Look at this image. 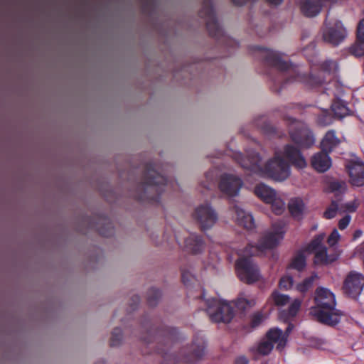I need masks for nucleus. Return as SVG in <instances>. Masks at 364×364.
Returning a JSON list of instances; mask_svg holds the SVG:
<instances>
[{
  "label": "nucleus",
  "mask_w": 364,
  "mask_h": 364,
  "mask_svg": "<svg viewBox=\"0 0 364 364\" xmlns=\"http://www.w3.org/2000/svg\"><path fill=\"white\" fill-rule=\"evenodd\" d=\"M330 189L333 192H343L346 189V183L344 182L333 181L330 183Z\"/></svg>",
  "instance_id": "nucleus-39"
},
{
  "label": "nucleus",
  "mask_w": 364,
  "mask_h": 364,
  "mask_svg": "<svg viewBox=\"0 0 364 364\" xmlns=\"http://www.w3.org/2000/svg\"><path fill=\"white\" fill-rule=\"evenodd\" d=\"M324 237L323 234L318 235L309 246V250L314 253V263L316 264H327L337 259L336 255L328 254L326 247L323 245Z\"/></svg>",
  "instance_id": "nucleus-10"
},
{
  "label": "nucleus",
  "mask_w": 364,
  "mask_h": 364,
  "mask_svg": "<svg viewBox=\"0 0 364 364\" xmlns=\"http://www.w3.org/2000/svg\"><path fill=\"white\" fill-rule=\"evenodd\" d=\"M312 166L318 172H325L331 166V161L328 152L323 151L315 154L311 159Z\"/></svg>",
  "instance_id": "nucleus-17"
},
{
  "label": "nucleus",
  "mask_w": 364,
  "mask_h": 364,
  "mask_svg": "<svg viewBox=\"0 0 364 364\" xmlns=\"http://www.w3.org/2000/svg\"><path fill=\"white\" fill-rule=\"evenodd\" d=\"M293 326L289 325L286 329L285 333L279 328L270 329L267 333V338L273 343L277 345V349L282 350L287 344V336L291 331Z\"/></svg>",
  "instance_id": "nucleus-15"
},
{
  "label": "nucleus",
  "mask_w": 364,
  "mask_h": 364,
  "mask_svg": "<svg viewBox=\"0 0 364 364\" xmlns=\"http://www.w3.org/2000/svg\"><path fill=\"white\" fill-rule=\"evenodd\" d=\"M269 203L271 204L272 211L277 215L282 214L285 210L284 201L277 194Z\"/></svg>",
  "instance_id": "nucleus-27"
},
{
  "label": "nucleus",
  "mask_w": 364,
  "mask_h": 364,
  "mask_svg": "<svg viewBox=\"0 0 364 364\" xmlns=\"http://www.w3.org/2000/svg\"><path fill=\"white\" fill-rule=\"evenodd\" d=\"M285 119L289 123V134L294 143L304 148H309L314 144V135L304 123L291 117H287Z\"/></svg>",
  "instance_id": "nucleus-5"
},
{
  "label": "nucleus",
  "mask_w": 364,
  "mask_h": 364,
  "mask_svg": "<svg viewBox=\"0 0 364 364\" xmlns=\"http://www.w3.org/2000/svg\"><path fill=\"white\" fill-rule=\"evenodd\" d=\"M193 216L196 224L203 231L212 228L218 220L217 211L209 203H204L198 205Z\"/></svg>",
  "instance_id": "nucleus-7"
},
{
  "label": "nucleus",
  "mask_w": 364,
  "mask_h": 364,
  "mask_svg": "<svg viewBox=\"0 0 364 364\" xmlns=\"http://www.w3.org/2000/svg\"><path fill=\"white\" fill-rule=\"evenodd\" d=\"M351 220V217L349 215H346L345 217L341 218L338 222V228L341 230H345L349 225Z\"/></svg>",
  "instance_id": "nucleus-41"
},
{
  "label": "nucleus",
  "mask_w": 364,
  "mask_h": 364,
  "mask_svg": "<svg viewBox=\"0 0 364 364\" xmlns=\"http://www.w3.org/2000/svg\"><path fill=\"white\" fill-rule=\"evenodd\" d=\"M243 182L239 176L225 173L221 177L219 188L224 194L229 197H233L239 194Z\"/></svg>",
  "instance_id": "nucleus-12"
},
{
  "label": "nucleus",
  "mask_w": 364,
  "mask_h": 364,
  "mask_svg": "<svg viewBox=\"0 0 364 364\" xmlns=\"http://www.w3.org/2000/svg\"><path fill=\"white\" fill-rule=\"evenodd\" d=\"M235 364H248V360L245 356H240L235 359Z\"/></svg>",
  "instance_id": "nucleus-44"
},
{
  "label": "nucleus",
  "mask_w": 364,
  "mask_h": 364,
  "mask_svg": "<svg viewBox=\"0 0 364 364\" xmlns=\"http://www.w3.org/2000/svg\"><path fill=\"white\" fill-rule=\"evenodd\" d=\"M233 210L235 213V220L238 225L247 230H252L255 228V222L251 214L245 212L238 205H235Z\"/></svg>",
  "instance_id": "nucleus-18"
},
{
  "label": "nucleus",
  "mask_w": 364,
  "mask_h": 364,
  "mask_svg": "<svg viewBox=\"0 0 364 364\" xmlns=\"http://www.w3.org/2000/svg\"><path fill=\"white\" fill-rule=\"evenodd\" d=\"M350 53L357 57L364 55V40L358 39L355 44L350 48Z\"/></svg>",
  "instance_id": "nucleus-32"
},
{
  "label": "nucleus",
  "mask_w": 364,
  "mask_h": 364,
  "mask_svg": "<svg viewBox=\"0 0 364 364\" xmlns=\"http://www.w3.org/2000/svg\"><path fill=\"white\" fill-rule=\"evenodd\" d=\"M284 157L298 168L306 166V161L300 151L291 145H287L284 152L277 151L264 167L262 166L261 157L254 151H248L245 156L240 152L234 155L235 160L244 169L261 176L267 175L278 181H284L290 175L289 165L284 160Z\"/></svg>",
  "instance_id": "nucleus-1"
},
{
  "label": "nucleus",
  "mask_w": 364,
  "mask_h": 364,
  "mask_svg": "<svg viewBox=\"0 0 364 364\" xmlns=\"http://www.w3.org/2000/svg\"><path fill=\"white\" fill-rule=\"evenodd\" d=\"M264 317L262 314L257 313L252 315L251 318V325L253 328L258 326L263 321Z\"/></svg>",
  "instance_id": "nucleus-40"
},
{
  "label": "nucleus",
  "mask_w": 364,
  "mask_h": 364,
  "mask_svg": "<svg viewBox=\"0 0 364 364\" xmlns=\"http://www.w3.org/2000/svg\"><path fill=\"white\" fill-rule=\"evenodd\" d=\"M185 248L193 254H198L204 249V242L200 236L191 234L185 239Z\"/></svg>",
  "instance_id": "nucleus-21"
},
{
  "label": "nucleus",
  "mask_w": 364,
  "mask_h": 364,
  "mask_svg": "<svg viewBox=\"0 0 364 364\" xmlns=\"http://www.w3.org/2000/svg\"><path fill=\"white\" fill-rule=\"evenodd\" d=\"M288 208L291 215L296 220L303 218L306 212V206L300 198H291L288 203Z\"/></svg>",
  "instance_id": "nucleus-19"
},
{
  "label": "nucleus",
  "mask_w": 364,
  "mask_h": 364,
  "mask_svg": "<svg viewBox=\"0 0 364 364\" xmlns=\"http://www.w3.org/2000/svg\"><path fill=\"white\" fill-rule=\"evenodd\" d=\"M341 235L336 229H333L328 238V244L330 247L335 246L339 241Z\"/></svg>",
  "instance_id": "nucleus-38"
},
{
  "label": "nucleus",
  "mask_w": 364,
  "mask_h": 364,
  "mask_svg": "<svg viewBox=\"0 0 364 364\" xmlns=\"http://www.w3.org/2000/svg\"><path fill=\"white\" fill-rule=\"evenodd\" d=\"M301 301V300L296 299L290 304L287 311H282L280 313L279 317L284 321H287L290 317H294L296 315L298 311L300 309Z\"/></svg>",
  "instance_id": "nucleus-24"
},
{
  "label": "nucleus",
  "mask_w": 364,
  "mask_h": 364,
  "mask_svg": "<svg viewBox=\"0 0 364 364\" xmlns=\"http://www.w3.org/2000/svg\"><path fill=\"white\" fill-rule=\"evenodd\" d=\"M205 342L202 339H198L192 343L190 349V355L186 358V362L188 364H194L204 355Z\"/></svg>",
  "instance_id": "nucleus-20"
},
{
  "label": "nucleus",
  "mask_w": 364,
  "mask_h": 364,
  "mask_svg": "<svg viewBox=\"0 0 364 364\" xmlns=\"http://www.w3.org/2000/svg\"><path fill=\"white\" fill-rule=\"evenodd\" d=\"M206 311L210 320L215 323H230L234 317V311L226 301L213 299L208 300Z\"/></svg>",
  "instance_id": "nucleus-6"
},
{
  "label": "nucleus",
  "mask_w": 364,
  "mask_h": 364,
  "mask_svg": "<svg viewBox=\"0 0 364 364\" xmlns=\"http://www.w3.org/2000/svg\"><path fill=\"white\" fill-rule=\"evenodd\" d=\"M273 301L277 306H284L289 303L290 297L285 294L274 292L272 295Z\"/></svg>",
  "instance_id": "nucleus-31"
},
{
  "label": "nucleus",
  "mask_w": 364,
  "mask_h": 364,
  "mask_svg": "<svg viewBox=\"0 0 364 364\" xmlns=\"http://www.w3.org/2000/svg\"><path fill=\"white\" fill-rule=\"evenodd\" d=\"M202 18L206 19V25L210 34L215 37H220L223 35V31L218 23L213 6L210 2L205 1L200 12Z\"/></svg>",
  "instance_id": "nucleus-14"
},
{
  "label": "nucleus",
  "mask_w": 364,
  "mask_h": 364,
  "mask_svg": "<svg viewBox=\"0 0 364 364\" xmlns=\"http://www.w3.org/2000/svg\"><path fill=\"white\" fill-rule=\"evenodd\" d=\"M293 278L291 276H284L279 281V287L284 289H289L293 286Z\"/></svg>",
  "instance_id": "nucleus-37"
},
{
  "label": "nucleus",
  "mask_w": 364,
  "mask_h": 364,
  "mask_svg": "<svg viewBox=\"0 0 364 364\" xmlns=\"http://www.w3.org/2000/svg\"><path fill=\"white\" fill-rule=\"evenodd\" d=\"M269 4L273 5H279L280 4L283 0H267Z\"/></svg>",
  "instance_id": "nucleus-46"
},
{
  "label": "nucleus",
  "mask_w": 364,
  "mask_h": 364,
  "mask_svg": "<svg viewBox=\"0 0 364 364\" xmlns=\"http://www.w3.org/2000/svg\"><path fill=\"white\" fill-rule=\"evenodd\" d=\"M284 227L285 224L282 221L274 223L272 230L265 233L256 246H249L243 250H240V258L235 267L237 276L242 282L252 284L259 279L260 274L257 267L248 257L275 247L283 238Z\"/></svg>",
  "instance_id": "nucleus-2"
},
{
  "label": "nucleus",
  "mask_w": 364,
  "mask_h": 364,
  "mask_svg": "<svg viewBox=\"0 0 364 364\" xmlns=\"http://www.w3.org/2000/svg\"><path fill=\"white\" fill-rule=\"evenodd\" d=\"M291 266L292 268L301 271L306 267V258L302 253L296 255L293 259Z\"/></svg>",
  "instance_id": "nucleus-30"
},
{
  "label": "nucleus",
  "mask_w": 364,
  "mask_h": 364,
  "mask_svg": "<svg viewBox=\"0 0 364 364\" xmlns=\"http://www.w3.org/2000/svg\"><path fill=\"white\" fill-rule=\"evenodd\" d=\"M247 1V0H232L233 3L238 6L244 4Z\"/></svg>",
  "instance_id": "nucleus-47"
},
{
  "label": "nucleus",
  "mask_w": 364,
  "mask_h": 364,
  "mask_svg": "<svg viewBox=\"0 0 364 364\" xmlns=\"http://www.w3.org/2000/svg\"><path fill=\"white\" fill-rule=\"evenodd\" d=\"M255 193L266 203L272 201L277 194L275 191L264 183L258 184L255 188Z\"/></svg>",
  "instance_id": "nucleus-23"
},
{
  "label": "nucleus",
  "mask_w": 364,
  "mask_h": 364,
  "mask_svg": "<svg viewBox=\"0 0 364 364\" xmlns=\"http://www.w3.org/2000/svg\"><path fill=\"white\" fill-rule=\"evenodd\" d=\"M358 206V203L356 200L348 202L344 204H340L341 212H355Z\"/></svg>",
  "instance_id": "nucleus-35"
},
{
  "label": "nucleus",
  "mask_w": 364,
  "mask_h": 364,
  "mask_svg": "<svg viewBox=\"0 0 364 364\" xmlns=\"http://www.w3.org/2000/svg\"><path fill=\"white\" fill-rule=\"evenodd\" d=\"M362 235H363L362 230H357L355 231V232L353 234V239L354 240H355L358 238H359L360 237H361Z\"/></svg>",
  "instance_id": "nucleus-45"
},
{
  "label": "nucleus",
  "mask_w": 364,
  "mask_h": 364,
  "mask_svg": "<svg viewBox=\"0 0 364 364\" xmlns=\"http://www.w3.org/2000/svg\"><path fill=\"white\" fill-rule=\"evenodd\" d=\"M338 0H301L299 6L301 13L307 17L318 15L322 8L331 6Z\"/></svg>",
  "instance_id": "nucleus-13"
},
{
  "label": "nucleus",
  "mask_w": 364,
  "mask_h": 364,
  "mask_svg": "<svg viewBox=\"0 0 364 364\" xmlns=\"http://www.w3.org/2000/svg\"><path fill=\"white\" fill-rule=\"evenodd\" d=\"M100 232L101 235L107 237V236H109L112 233V229L109 228V232H106L103 230H100Z\"/></svg>",
  "instance_id": "nucleus-48"
},
{
  "label": "nucleus",
  "mask_w": 364,
  "mask_h": 364,
  "mask_svg": "<svg viewBox=\"0 0 364 364\" xmlns=\"http://www.w3.org/2000/svg\"><path fill=\"white\" fill-rule=\"evenodd\" d=\"M266 62L271 66L275 67L281 71H293V68L285 60H284L278 52L267 50L264 52Z\"/></svg>",
  "instance_id": "nucleus-16"
},
{
  "label": "nucleus",
  "mask_w": 364,
  "mask_h": 364,
  "mask_svg": "<svg viewBox=\"0 0 364 364\" xmlns=\"http://www.w3.org/2000/svg\"><path fill=\"white\" fill-rule=\"evenodd\" d=\"M364 288V275L355 271H351L343 281V293L353 299H357Z\"/></svg>",
  "instance_id": "nucleus-9"
},
{
  "label": "nucleus",
  "mask_w": 364,
  "mask_h": 364,
  "mask_svg": "<svg viewBox=\"0 0 364 364\" xmlns=\"http://www.w3.org/2000/svg\"><path fill=\"white\" fill-rule=\"evenodd\" d=\"M254 304L253 301H249L247 299L244 297H240L235 303V306L237 309L241 310H245L247 308L252 306Z\"/></svg>",
  "instance_id": "nucleus-36"
},
{
  "label": "nucleus",
  "mask_w": 364,
  "mask_h": 364,
  "mask_svg": "<svg viewBox=\"0 0 364 364\" xmlns=\"http://www.w3.org/2000/svg\"><path fill=\"white\" fill-rule=\"evenodd\" d=\"M340 143V139L336 136L333 130L328 131L321 141L322 151L331 152Z\"/></svg>",
  "instance_id": "nucleus-22"
},
{
  "label": "nucleus",
  "mask_w": 364,
  "mask_h": 364,
  "mask_svg": "<svg viewBox=\"0 0 364 364\" xmlns=\"http://www.w3.org/2000/svg\"><path fill=\"white\" fill-rule=\"evenodd\" d=\"M348 173L349 182L353 186H364V163L358 158L348 160L346 164Z\"/></svg>",
  "instance_id": "nucleus-11"
},
{
  "label": "nucleus",
  "mask_w": 364,
  "mask_h": 364,
  "mask_svg": "<svg viewBox=\"0 0 364 364\" xmlns=\"http://www.w3.org/2000/svg\"><path fill=\"white\" fill-rule=\"evenodd\" d=\"M154 296L156 297V299L159 298L160 296H161V294H160V291L157 289H151L150 291H149V302L151 305H154V301H152V299H151V296Z\"/></svg>",
  "instance_id": "nucleus-43"
},
{
  "label": "nucleus",
  "mask_w": 364,
  "mask_h": 364,
  "mask_svg": "<svg viewBox=\"0 0 364 364\" xmlns=\"http://www.w3.org/2000/svg\"><path fill=\"white\" fill-rule=\"evenodd\" d=\"M228 41L230 42V43L231 45H235V44H237V43H236L235 41H232V40H230V39H228Z\"/></svg>",
  "instance_id": "nucleus-50"
},
{
  "label": "nucleus",
  "mask_w": 364,
  "mask_h": 364,
  "mask_svg": "<svg viewBox=\"0 0 364 364\" xmlns=\"http://www.w3.org/2000/svg\"><path fill=\"white\" fill-rule=\"evenodd\" d=\"M357 38L362 41L364 40V18L360 20L358 24Z\"/></svg>",
  "instance_id": "nucleus-42"
},
{
  "label": "nucleus",
  "mask_w": 364,
  "mask_h": 364,
  "mask_svg": "<svg viewBox=\"0 0 364 364\" xmlns=\"http://www.w3.org/2000/svg\"><path fill=\"white\" fill-rule=\"evenodd\" d=\"M347 33L346 28L341 21H325L322 37L326 43L337 46L345 40Z\"/></svg>",
  "instance_id": "nucleus-8"
},
{
  "label": "nucleus",
  "mask_w": 364,
  "mask_h": 364,
  "mask_svg": "<svg viewBox=\"0 0 364 364\" xmlns=\"http://www.w3.org/2000/svg\"><path fill=\"white\" fill-rule=\"evenodd\" d=\"M331 107L335 115L339 118L345 117L349 112V109L347 107L346 102L342 100H338L334 102Z\"/></svg>",
  "instance_id": "nucleus-25"
},
{
  "label": "nucleus",
  "mask_w": 364,
  "mask_h": 364,
  "mask_svg": "<svg viewBox=\"0 0 364 364\" xmlns=\"http://www.w3.org/2000/svg\"><path fill=\"white\" fill-rule=\"evenodd\" d=\"M338 213H342L341 212L340 204L336 201H332L331 205L323 213V217L326 219H332L336 217Z\"/></svg>",
  "instance_id": "nucleus-28"
},
{
  "label": "nucleus",
  "mask_w": 364,
  "mask_h": 364,
  "mask_svg": "<svg viewBox=\"0 0 364 364\" xmlns=\"http://www.w3.org/2000/svg\"><path fill=\"white\" fill-rule=\"evenodd\" d=\"M321 68L324 72L331 74L335 73L337 70L338 65L335 61L331 60H326L322 63Z\"/></svg>",
  "instance_id": "nucleus-33"
},
{
  "label": "nucleus",
  "mask_w": 364,
  "mask_h": 364,
  "mask_svg": "<svg viewBox=\"0 0 364 364\" xmlns=\"http://www.w3.org/2000/svg\"><path fill=\"white\" fill-rule=\"evenodd\" d=\"M208 180H209V181H213V177H210V178H208Z\"/></svg>",
  "instance_id": "nucleus-51"
},
{
  "label": "nucleus",
  "mask_w": 364,
  "mask_h": 364,
  "mask_svg": "<svg viewBox=\"0 0 364 364\" xmlns=\"http://www.w3.org/2000/svg\"><path fill=\"white\" fill-rule=\"evenodd\" d=\"M122 340V333L120 328H116L112 332L110 338V345L112 346H117L121 343Z\"/></svg>",
  "instance_id": "nucleus-34"
},
{
  "label": "nucleus",
  "mask_w": 364,
  "mask_h": 364,
  "mask_svg": "<svg viewBox=\"0 0 364 364\" xmlns=\"http://www.w3.org/2000/svg\"><path fill=\"white\" fill-rule=\"evenodd\" d=\"M316 279H318L317 274H313L311 277L305 279L301 283L298 284L296 286V289L300 293H306L313 287V284Z\"/></svg>",
  "instance_id": "nucleus-26"
},
{
  "label": "nucleus",
  "mask_w": 364,
  "mask_h": 364,
  "mask_svg": "<svg viewBox=\"0 0 364 364\" xmlns=\"http://www.w3.org/2000/svg\"><path fill=\"white\" fill-rule=\"evenodd\" d=\"M182 280H183V282L185 284H187V282H186V276L185 274H183L182 275Z\"/></svg>",
  "instance_id": "nucleus-49"
},
{
  "label": "nucleus",
  "mask_w": 364,
  "mask_h": 364,
  "mask_svg": "<svg viewBox=\"0 0 364 364\" xmlns=\"http://www.w3.org/2000/svg\"><path fill=\"white\" fill-rule=\"evenodd\" d=\"M166 184V180L163 176L154 169L148 170L143 182L138 187L139 199L143 200L147 198L156 200V195L160 194L164 191Z\"/></svg>",
  "instance_id": "nucleus-4"
},
{
  "label": "nucleus",
  "mask_w": 364,
  "mask_h": 364,
  "mask_svg": "<svg viewBox=\"0 0 364 364\" xmlns=\"http://www.w3.org/2000/svg\"><path fill=\"white\" fill-rule=\"evenodd\" d=\"M273 348V343L266 338L258 344L257 351L262 355H268Z\"/></svg>",
  "instance_id": "nucleus-29"
},
{
  "label": "nucleus",
  "mask_w": 364,
  "mask_h": 364,
  "mask_svg": "<svg viewBox=\"0 0 364 364\" xmlns=\"http://www.w3.org/2000/svg\"><path fill=\"white\" fill-rule=\"evenodd\" d=\"M315 306L311 308L310 314L320 323L335 326L339 323L342 313L336 309L335 294L328 289L318 287L315 291Z\"/></svg>",
  "instance_id": "nucleus-3"
}]
</instances>
